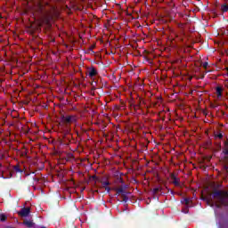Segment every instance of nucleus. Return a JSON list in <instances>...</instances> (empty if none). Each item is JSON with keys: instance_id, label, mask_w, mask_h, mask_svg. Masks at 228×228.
<instances>
[{"instance_id": "nucleus-1", "label": "nucleus", "mask_w": 228, "mask_h": 228, "mask_svg": "<svg viewBox=\"0 0 228 228\" xmlns=\"http://www.w3.org/2000/svg\"><path fill=\"white\" fill-rule=\"evenodd\" d=\"M215 201L212 202V207L220 208V206H228V193L227 191H216L214 193Z\"/></svg>"}, {"instance_id": "nucleus-2", "label": "nucleus", "mask_w": 228, "mask_h": 228, "mask_svg": "<svg viewBox=\"0 0 228 228\" xmlns=\"http://www.w3.org/2000/svg\"><path fill=\"white\" fill-rule=\"evenodd\" d=\"M76 116H63L62 122L64 124H76Z\"/></svg>"}, {"instance_id": "nucleus-3", "label": "nucleus", "mask_w": 228, "mask_h": 228, "mask_svg": "<svg viewBox=\"0 0 228 228\" xmlns=\"http://www.w3.org/2000/svg\"><path fill=\"white\" fill-rule=\"evenodd\" d=\"M51 19H53V16L51 14H45L41 18V22H45V24H49V22L51 21Z\"/></svg>"}, {"instance_id": "nucleus-4", "label": "nucleus", "mask_w": 228, "mask_h": 228, "mask_svg": "<svg viewBox=\"0 0 228 228\" xmlns=\"http://www.w3.org/2000/svg\"><path fill=\"white\" fill-rule=\"evenodd\" d=\"M30 213L29 208H22L21 211L20 212V215L21 216H28Z\"/></svg>"}, {"instance_id": "nucleus-5", "label": "nucleus", "mask_w": 228, "mask_h": 228, "mask_svg": "<svg viewBox=\"0 0 228 228\" xmlns=\"http://www.w3.org/2000/svg\"><path fill=\"white\" fill-rule=\"evenodd\" d=\"M87 72L89 77H94V76H96L97 74V70H95V69H89Z\"/></svg>"}, {"instance_id": "nucleus-6", "label": "nucleus", "mask_w": 228, "mask_h": 228, "mask_svg": "<svg viewBox=\"0 0 228 228\" xmlns=\"http://www.w3.org/2000/svg\"><path fill=\"white\" fill-rule=\"evenodd\" d=\"M222 92H224V89H222V87L217 86L216 88V94L218 98L222 97Z\"/></svg>"}, {"instance_id": "nucleus-7", "label": "nucleus", "mask_w": 228, "mask_h": 228, "mask_svg": "<svg viewBox=\"0 0 228 228\" xmlns=\"http://www.w3.org/2000/svg\"><path fill=\"white\" fill-rule=\"evenodd\" d=\"M110 184V182H108V181H105V182H102V188H105V190L108 191V192H110V187H108V185Z\"/></svg>"}, {"instance_id": "nucleus-8", "label": "nucleus", "mask_w": 228, "mask_h": 228, "mask_svg": "<svg viewBox=\"0 0 228 228\" xmlns=\"http://www.w3.org/2000/svg\"><path fill=\"white\" fill-rule=\"evenodd\" d=\"M172 177H173L174 184H175V186H179V179L176 178L175 176H172Z\"/></svg>"}, {"instance_id": "nucleus-9", "label": "nucleus", "mask_w": 228, "mask_h": 228, "mask_svg": "<svg viewBox=\"0 0 228 228\" xmlns=\"http://www.w3.org/2000/svg\"><path fill=\"white\" fill-rule=\"evenodd\" d=\"M24 224L27 225V227H33V222L31 221H25Z\"/></svg>"}, {"instance_id": "nucleus-10", "label": "nucleus", "mask_w": 228, "mask_h": 228, "mask_svg": "<svg viewBox=\"0 0 228 228\" xmlns=\"http://www.w3.org/2000/svg\"><path fill=\"white\" fill-rule=\"evenodd\" d=\"M0 220H1V222H5L6 221V216H4V214L0 215Z\"/></svg>"}, {"instance_id": "nucleus-11", "label": "nucleus", "mask_w": 228, "mask_h": 228, "mask_svg": "<svg viewBox=\"0 0 228 228\" xmlns=\"http://www.w3.org/2000/svg\"><path fill=\"white\" fill-rule=\"evenodd\" d=\"M221 10L223 12H228V6L226 4L222 5Z\"/></svg>"}, {"instance_id": "nucleus-12", "label": "nucleus", "mask_w": 228, "mask_h": 228, "mask_svg": "<svg viewBox=\"0 0 228 228\" xmlns=\"http://www.w3.org/2000/svg\"><path fill=\"white\" fill-rule=\"evenodd\" d=\"M158 191H159V188H155V189H153V192H154V193H158Z\"/></svg>"}, {"instance_id": "nucleus-13", "label": "nucleus", "mask_w": 228, "mask_h": 228, "mask_svg": "<svg viewBox=\"0 0 228 228\" xmlns=\"http://www.w3.org/2000/svg\"><path fill=\"white\" fill-rule=\"evenodd\" d=\"M202 65H203L204 69H208V62H204Z\"/></svg>"}, {"instance_id": "nucleus-14", "label": "nucleus", "mask_w": 228, "mask_h": 228, "mask_svg": "<svg viewBox=\"0 0 228 228\" xmlns=\"http://www.w3.org/2000/svg\"><path fill=\"white\" fill-rule=\"evenodd\" d=\"M118 193H124V189H118Z\"/></svg>"}, {"instance_id": "nucleus-15", "label": "nucleus", "mask_w": 228, "mask_h": 228, "mask_svg": "<svg viewBox=\"0 0 228 228\" xmlns=\"http://www.w3.org/2000/svg\"><path fill=\"white\" fill-rule=\"evenodd\" d=\"M224 156H227V154H228V148L224 151Z\"/></svg>"}, {"instance_id": "nucleus-16", "label": "nucleus", "mask_w": 228, "mask_h": 228, "mask_svg": "<svg viewBox=\"0 0 228 228\" xmlns=\"http://www.w3.org/2000/svg\"><path fill=\"white\" fill-rule=\"evenodd\" d=\"M223 136H224V135H223L222 134H217V138H223Z\"/></svg>"}, {"instance_id": "nucleus-17", "label": "nucleus", "mask_w": 228, "mask_h": 228, "mask_svg": "<svg viewBox=\"0 0 228 228\" xmlns=\"http://www.w3.org/2000/svg\"><path fill=\"white\" fill-rule=\"evenodd\" d=\"M189 202H190V200H184V203H185L187 206H188Z\"/></svg>"}, {"instance_id": "nucleus-18", "label": "nucleus", "mask_w": 228, "mask_h": 228, "mask_svg": "<svg viewBox=\"0 0 228 228\" xmlns=\"http://www.w3.org/2000/svg\"><path fill=\"white\" fill-rule=\"evenodd\" d=\"M16 172H20V169H19V167L15 168Z\"/></svg>"}, {"instance_id": "nucleus-19", "label": "nucleus", "mask_w": 228, "mask_h": 228, "mask_svg": "<svg viewBox=\"0 0 228 228\" xmlns=\"http://www.w3.org/2000/svg\"><path fill=\"white\" fill-rule=\"evenodd\" d=\"M183 213H188V211H186V210H183Z\"/></svg>"}, {"instance_id": "nucleus-20", "label": "nucleus", "mask_w": 228, "mask_h": 228, "mask_svg": "<svg viewBox=\"0 0 228 228\" xmlns=\"http://www.w3.org/2000/svg\"><path fill=\"white\" fill-rule=\"evenodd\" d=\"M225 85H226V86L228 87V81L226 82V84H225Z\"/></svg>"}]
</instances>
